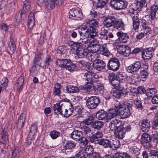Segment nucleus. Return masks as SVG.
Here are the masks:
<instances>
[{
    "label": "nucleus",
    "instance_id": "1",
    "mask_svg": "<svg viewBox=\"0 0 158 158\" xmlns=\"http://www.w3.org/2000/svg\"><path fill=\"white\" fill-rule=\"evenodd\" d=\"M114 109L110 110L107 117V120L114 118L118 114L123 118H126L130 116L131 112L128 105L121 104L119 101H116L114 103Z\"/></svg>",
    "mask_w": 158,
    "mask_h": 158
},
{
    "label": "nucleus",
    "instance_id": "2",
    "mask_svg": "<svg viewBox=\"0 0 158 158\" xmlns=\"http://www.w3.org/2000/svg\"><path fill=\"white\" fill-rule=\"evenodd\" d=\"M136 3L131 4L129 6V12L131 14H134L139 11L141 7L146 6L147 3L146 0H136Z\"/></svg>",
    "mask_w": 158,
    "mask_h": 158
},
{
    "label": "nucleus",
    "instance_id": "3",
    "mask_svg": "<svg viewBox=\"0 0 158 158\" xmlns=\"http://www.w3.org/2000/svg\"><path fill=\"white\" fill-rule=\"evenodd\" d=\"M63 110L62 115L64 117L68 118L73 113V108L71 103L68 100L67 102H64L62 106Z\"/></svg>",
    "mask_w": 158,
    "mask_h": 158
},
{
    "label": "nucleus",
    "instance_id": "4",
    "mask_svg": "<svg viewBox=\"0 0 158 158\" xmlns=\"http://www.w3.org/2000/svg\"><path fill=\"white\" fill-rule=\"evenodd\" d=\"M110 5L116 10L126 8L127 6V2L125 0H111Z\"/></svg>",
    "mask_w": 158,
    "mask_h": 158
},
{
    "label": "nucleus",
    "instance_id": "5",
    "mask_svg": "<svg viewBox=\"0 0 158 158\" xmlns=\"http://www.w3.org/2000/svg\"><path fill=\"white\" fill-rule=\"evenodd\" d=\"M83 17L81 10L79 8H72L69 11V18L72 19L79 20Z\"/></svg>",
    "mask_w": 158,
    "mask_h": 158
},
{
    "label": "nucleus",
    "instance_id": "6",
    "mask_svg": "<svg viewBox=\"0 0 158 158\" xmlns=\"http://www.w3.org/2000/svg\"><path fill=\"white\" fill-rule=\"evenodd\" d=\"M100 102V99L98 98L95 96L91 97L88 98L86 102V104L87 107L89 109H93L96 108Z\"/></svg>",
    "mask_w": 158,
    "mask_h": 158
},
{
    "label": "nucleus",
    "instance_id": "7",
    "mask_svg": "<svg viewBox=\"0 0 158 158\" xmlns=\"http://www.w3.org/2000/svg\"><path fill=\"white\" fill-rule=\"evenodd\" d=\"M84 74L83 79L85 81L86 83L90 84L96 81V79L98 77V75L95 74L92 71H87Z\"/></svg>",
    "mask_w": 158,
    "mask_h": 158
},
{
    "label": "nucleus",
    "instance_id": "8",
    "mask_svg": "<svg viewBox=\"0 0 158 158\" xmlns=\"http://www.w3.org/2000/svg\"><path fill=\"white\" fill-rule=\"evenodd\" d=\"M120 65L118 60L117 58H113L109 60L107 66L110 70L116 71L118 69Z\"/></svg>",
    "mask_w": 158,
    "mask_h": 158
},
{
    "label": "nucleus",
    "instance_id": "9",
    "mask_svg": "<svg viewBox=\"0 0 158 158\" xmlns=\"http://www.w3.org/2000/svg\"><path fill=\"white\" fill-rule=\"evenodd\" d=\"M142 68L140 62L139 61H135L133 64L127 68L128 72L131 73H135L137 72L139 69Z\"/></svg>",
    "mask_w": 158,
    "mask_h": 158
},
{
    "label": "nucleus",
    "instance_id": "10",
    "mask_svg": "<svg viewBox=\"0 0 158 158\" xmlns=\"http://www.w3.org/2000/svg\"><path fill=\"white\" fill-rule=\"evenodd\" d=\"M118 52L124 56H127L131 53V50L128 46L123 45H118L116 46Z\"/></svg>",
    "mask_w": 158,
    "mask_h": 158
},
{
    "label": "nucleus",
    "instance_id": "11",
    "mask_svg": "<svg viewBox=\"0 0 158 158\" xmlns=\"http://www.w3.org/2000/svg\"><path fill=\"white\" fill-rule=\"evenodd\" d=\"M100 46L98 41L94 40L89 42L88 48L92 52L96 53L100 49Z\"/></svg>",
    "mask_w": 158,
    "mask_h": 158
},
{
    "label": "nucleus",
    "instance_id": "12",
    "mask_svg": "<svg viewBox=\"0 0 158 158\" xmlns=\"http://www.w3.org/2000/svg\"><path fill=\"white\" fill-rule=\"evenodd\" d=\"M93 151V147L89 145L87 146L83 151H81L78 152V155H81V157H83V158H88L89 156L92 155Z\"/></svg>",
    "mask_w": 158,
    "mask_h": 158
},
{
    "label": "nucleus",
    "instance_id": "13",
    "mask_svg": "<svg viewBox=\"0 0 158 158\" xmlns=\"http://www.w3.org/2000/svg\"><path fill=\"white\" fill-rule=\"evenodd\" d=\"M115 21V18L112 16L105 17L103 19V23L104 27L109 28L113 26Z\"/></svg>",
    "mask_w": 158,
    "mask_h": 158
},
{
    "label": "nucleus",
    "instance_id": "14",
    "mask_svg": "<svg viewBox=\"0 0 158 158\" xmlns=\"http://www.w3.org/2000/svg\"><path fill=\"white\" fill-rule=\"evenodd\" d=\"M80 128L81 129L82 134H83L85 135L89 138L93 133V131L91 128L83 124H80Z\"/></svg>",
    "mask_w": 158,
    "mask_h": 158
},
{
    "label": "nucleus",
    "instance_id": "15",
    "mask_svg": "<svg viewBox=\"0 0 158 158\" xmlns=\"http://www.w3.org/2000/svg\"><path fill=\"white\" fill-rule=\"evenodd\" d=\"M78 33L80 35L81 39H84L89 38V33L88 32L87 27L85 25H83L80 28L78 29Z\"/></svg>",
    "mask_w": 158,
    "mask_h": 158
},
{
    "label": "nucleus",
    "instance_id": "16",
    "mask_svg": "<svg viewBox=\"0 0 158 158\" xmlns=\"http://www.w3.org/2000/svg\"><path fill=\"white\" fill-rule=\"evenodd\" d=\"M76 146V143L74 142L69 140L66 141L65 144L64 145L66 153L71 152Z\"/></svg>",
    "mask_w": 158,
    "mask_h": 158
},
{
    "label": "nucleus",
    "instance_id": "17",
    "mask_svg": "<svg viewBox=\"0 0 158 158\" xmlns=\"http://www.w3.org/2000/svg\"><path fill=\"white\" fill-rule=\"evenodd\" d=\"M140 70V75L141 79L142 81H144L148 78V67L146 64L143 65Z\"/></svg>",
    "mask_w": 158,
    "mask_h": 158
},
{
    "label": "nucleus",
    "instance_id": "18",
    "mask_svg": "<svg viewBox=\"0 0 158 158\" xmlns=\"http://www.w3.org/2000/svg\"><path fill=\"white\" fill-rule=\"evenodd\" d=\"M122 125V122L118 119L112 120L109 125V127L111 131H116Z\"/></svg>",
    "mask_w": 158,
    "mask_h": 158
},
{
    "label": "nucleus",
    "instance_id": "19",
    "mask_svg": "<svg viewBox=\"0 0 158 158\" xmlns=\"http://www.w3.org/2000/svg\"><path fill=\"white\" fill-rule=\"evenodd\" d=\"M110 112H109L106 114V112L104 110H102L98 111L96 114V117L99 120H102L104 119H105V120L106 122H108L110 121L112 119L109 120L107 119V117L108 114Z\"/></svg>",
    "mask_w": 158,
    "mask_h": 158
},
{
    "label": "nucleus",
    "instance_id": "20",
    "mask_svg": "<svg viewBox=\"0 0 158 158\" xmlns=\"http://www.w3.org/2000/svg\"><path fill=\"white\" fill-rule=\"evenodd\" d=\"M153 51L152 48H147L144 50L142 53L143 58L144 60L150 59L153 56Z\"/></svg>",
    "mask_w": 158,
    "mask_h": 158
},
{
    "label": "nucleus",
    "instance_id": "21",
    "mask_svg": "<svg viewBox=\"0 0 158 158\" xmlns=\"http://www.w3.org/2000/svg\"><path fill=\"white\" fill-rule=\"evenodd\" d=\"M103 136V134L100 131H98L97 133L92 135L91 136L89 137L90 141L95 143L98 144L100 141V139Z\"/></svg>",
    "mask_w": 158,
    "mask_h": 158
},
{
    "label": "nucleus",
    "instance_id": "22",
    "mask_svg": "<svg viewBox=\"0 0 158 158\" xmlns=\"http://www.w3.org/2000/svg\"><path fill=\"white\" fill-rule=\"evenodd\" d=\"M93 67L98 71H101L104 69L106 66V64L104 61L99 60L95 61L93 65Z\"/></svg>",
    "mask_w": 158,
    "mask_h": 158
},
{
    "label": "nucleus",
    "instance_id": "23",
    "mask_svg": "<svg viewBox=\"0 0 158 158\" xmlns=\"http://www.w3.org/2000/svg\"><path fill=\"white\" fill-rule=\"evenodd\" d=\"M26 119L25 114L24 113H22L18 118L17 123V129L20 130L23 127Z\"/></svg>",
    "mask_w": 158,
    "mask_h": 158
},
{
    "label": "nucleus",
    "instance_id": "24",
    "mask_svg": "<svg viewBox=\"0 0 158 158\" xmlns=\"http://www.w3.org/2000/svg\"><path fill=\"white\" fill-rule=\"evenodd\" d=\"M99 27H87L88 31L89 33V37L91 38H94L97 36L98 35V28Z\"/></svg>",
    "mask_w": 158,
    "mask_h": 158
},
{
    "label": "nucleus",
    "instance_id": "25",
    "mask_svg": "<svg viewBox=\"0 0 158 158\" xmlns=\"http://www.w3.org/2000/svg\"><path fill=\"white\" fill-rule=\"evenodd\" d=\"M69 62H71V60L70 59H58L57 60L56 64L62 68L66 69L67 66H68V64H69Z\"/></svg>",
    "mask_w": 158,
    "mask_h": 158
},
{
    "label": "nucleus",
    "instance_id": "26",
    "mask_svg": "<svg viewBox=\"0 0 158 158\" xmlns=\"http://www.w3.org/2000/svg\"><path fill=\"white\" fill-rule=\"evenodd\" d=\"M88 51L87 49H85L82 47L79 48L76 52V54L78 57L84 58L87 56Z\"/></svg>",
    "mask_w": 158,
    "mask_h": 158
},
{
    "label": "nucleus",
    "instance_id": "27",
    "mask_svg": "<svg viewBox=\"0 0 158 158\" xmlns=\"http://www.w3.org/2000/svg\"><path fill=\"white\" fill-rule=\"evenodd\" d=\"M35 23V17L34 16V12L31 11L29 13L27 21V25L28 27L30 29H32Z\"/></svg>",
    "mask_w": 158,
    "mask_h": 158
},
{
    "label": "nucleus",
    "instance_id": "28",
    "mask_svg": "<svg viewBox=\"0 0 158 158\" xmlns=\"http://www.w3.org/2000/svg\"><path fill=\"white\" fill-rule=\"evenodd\" d=\"M150 127V121L148 119L143 120L141 123L140 128L144 132H148Z\"/></svg>",
    "mask_w": 158,
    "mask_h": 158
},
{
    "label": "nucleus",
    "instance_id": "29",
    "mask_svg": "<svg viewBox=\"0 0 158 158\" xmlns=\"http://www.w3.org/2000/svg\"><path fill=\"white\" fill-rule=\"evenodd\" d=\"M115 137L118 139H122L125 136V131L124 127H121L117 131L114 132Z\"/></svg>",
    "mask_w": 158,
    "mask_h": 158
},
{
    "label": "nucleus",
    "instance_id": "30",
    "mask_svg": "<svg viewBox=\"0 0 158 158\" xmlns=\"http://www.w3.org/2000/svg\"><path fill=\"white\" fill-rule=\"evenodd\" d=\"M117 35L118 37V39L119 41L122 43L127 42L129 38L128 35L121 31L118 32Z\"/></svg>",
    "mask_w": 158,
    "mask_h": 158
},
{
    "label": "nucleus",
    "instance_id": "31",
    "mask_svg": "<svg viewBox=\"0 0 158 158\" xmlns=\"http://www.w3.org/2000/svg\"><path fill=\"white\" fill-rule=\"evenodd\" d=\"M82 134L81 131L74 130L72 133L69 134V136L70 137L74 140H79Z\"/></svg>",
    "mask_w": 158,
    "mask_h": 158
},
{
    "label": "nucleus",
    "instance_id": "32",
    "mask_svg": "<svg viewBox=\"0 0 158 158\" xmlns=\"http://www.w3.org/2000/svg\"><path fill=\"white\" fill-rule=\"evenodd\" d=\"M124 24L121 19L116 20L115 18V21L114 23V27L118 30H124Z\"/></svg>",
    "mask_w": 158,
    "mask_h": 158
},
{
    "label": "nucleus",
    "instance_id": "33",
    "mask_svg": "<svg viewBox=\"0 0 158 158\" xmlns=\"http://www.w3.org/2000/svg\"><path fill=\"white\" fill-rule=\"evenodd\" d=\"M64 104V102H60L59 103H57L53 105V110L55 113H59L62 115L63 110H62V106Z\"/></svg>",
    "mask_w": 158,
    "mask_h": 158
},
{
    "label": "nucleus",
    "instance_id": "34",
    "mask_svg": "<svg viewBox=\"0 0 158 158\" xmlns=\"http://www.w3.org/2000/svg\"><path fill=\"white\" fill-rule=\"evenodd\" d=\"M0 134L2 139L6 142H7L8 140V135L7 132V128L5 127H2L0 131Z\"/></svg>",
    "mask_w": 158,
    "mask_h": 158
},
{
    "label": "nucleus",
    "instance_id": "35",
    "mask_svg": "<svg viewBox=\"0 0 158 158\" xmlns=\"http://www.w3.org/2000/svg\"><path fill=\"white\" fill-rule=\"evenodd\" d=\"M118 79V78H117L110 83L114 86H115L117 87H121V89H124L125 87L126 86V83H124L123 84H122V81H120Z\"/></svg>",
    "mask_w": 158,
    "mask_h": 158
},
{
    "label": "nucleus",
    "instance_id": "36",
    "mask_svg": "<svg viewBox=\"0 0 158 158\" xmlns=\"http://www.w3.org/2000/svg\"><path fill=\"white\" fill-rule=\"evenodd\" d=\"M99 50L101 54L106 56H108L110 54L109 50L106 48V45L105 44L101 45Z\"/></svg>",
    "mask_w": 158,
    "mask_h": 158
},
{
    "label": "nucleus",
    "instance_id": "37",
    "mask_svg": "<svg viewBox=\"0 0 158 158\" xmlns=\"http://www.w3.org/2000/svg\"><path fill=\"white\" fill-rule=\"evenodd\" d=\"M132 19L134 29L135 30H137L139 27L140 22L138 16L136 15H134L132 17Z\"/></svg>",
    "mask_w": 158,
    "mask_h": 158
},
{
    "label": "nucleus",
    "instance_id": "38",
    "mask_svg": "<svg viewBox=\"0 0 158 158\" xmlns=\"http://www.w3.org/2000/svg\"><path fill=\"white\" fill-rule=\"evenodd\" d=\"M9 52L10 53H14L16 50V45L14 40L10 38L8 49Z\"/></svg>",
    "mask_w": 158,
    "mask_h": 158
},
{
    "label": "nucleus",
    "instance_id": "39",
    "mask_svg": "<svg viewBox=\"0 0 158 158\" xmlns=\"http://www.w3.org/2000/svg\"><path fill=\"white\" fill-rule=\"evenodd\" d=\"M98 144L102 146L105 148H110L111 146L110 140L104 139H100V141Z\"/></svg>",
    "mask_w": 158,
    "mask_h": 158
},
{
    "label": "nucleus",
    "instance_id": "40",
    "mask_svg": "<svg viewBox=\"0 0 158 158\" xmlns=\"http://www.w3.org/2000/svg\"><path fill=\"white\" fill-rule=\"evenodd\" d=\"M158 10V6L156 5H152L151 8V18L152 20L155 18L156 15Z\"/></svg>",
    "mask_w": 158,
    "mask_h": 158
},
{
    "label": "nucleus",
    "instance_id": "41",
    "mask_svg": "<svg viewBox=\"0 0 158 158\" xmlns=\"http://www.w3.org/2000/svg\"><path fill=\"white\" fill-rule=\"evenodd\" d=\"M31 7L30 3L27 0H25L24 2V5L23 7V11L21 12V14H24L28 12Z\"/></svg>",
    "mask_w": 158,
    "mask_h": 158
},
{
    "label": "nucleus",
    "instance_id": "42",
    "mask_svg": "<svg viewBox=\"0 0 158 158\" xmlns=\"http://www.w3.org/2000/svg\"><path fill=\"white\" fill-rule=\"evenodd\" d=\"M127 76L124 72H120L118 75V77L120 81H122V84L124 83H126V85L127 84L126 81L127 80Z\"/></svg>",
    "mask_w": 158,
    "mask_h": 158
},
{
    "label": "nucleus",
    "instance_id": "43",
    "mask_svg": "<svg viewBox=\"0 0 158 158\" xmlns=\"http://www.w3.org/2000/svg\"><path fill=\"white\" fill-rule=\"evenodd\" d=\"M147 96L152 98L155 96L157 93V91L154 88L149 89L145 91Z\"/></svg>",
    "mask_w": 158,
    "mask_h": 158
},
{
    "label": "nucleus",
    "instance_id": "44",
    "mask_svg": "<svg viewBox=\"0 0 158 158\" xmlns=\"http://www.w3.org/2000/svg\"><path fill=\"white\" fill-rule=\"evenodd\" d=\"M146 35H147L148 37L151 38L155 36L157 34V31L154 28L151 29L149 27L145 30Z\"/></svg>",
    "mask_w": 158,
    "mask_h": 158
},
{
    "label": "nucleus",
    "instance_id": "45",
    "mask_svg": "<svg viewBox=\"0 0 158 158\" xmlns=\"http://www.w3.org/2000/svg\"><path fill=\"white\" fill-rule=\"evenodd\" d=\"M142 142L143 143H148L151 141V138L149 135L147 133H143L141 137Z\"/></svg>",
    "mask_w": 158,
    "mask_h": 158
},
{
    "label": "nucleus",
    "instance_id": "46",
    "mask_svg": "<svg viewBox=\"0 0 158 158\" xmlns=\"http://www.w3.org/2000/svg\"><path fill=\"white\" fill-rule=\"evenodd\" d=\"M66 89L69 93H77L79 91V89L77 87L71 85L68 86L66 87Z\"/></svg>",
    "mask_w": 158,
    "mask_h": 158
},
{
    "label": "nucleus",
    "instance_id": "47",
    "mask_svg": "<svg viewBox=\"0 0 158 158\" xmlns=\"http://www.w3.org/2000/svg\"><path fill=\"white\" fill-rule=\"evenodd\" d=\"M40 67L38 65H33L30 70V75L34 76L37 74Z\"/></svg>",
    "mask_w": 158,
    "mask_h": 158
},
{
    "label": "nucleus",
    "instance_id": "48",
    "mask_svg": "<svg viewBox=\"0 0 158 158\" xmlns=\"http://www.w3.org/2000/svg\"><path fill=\"white\" fill-rule=\"evenodd\" d=\"M61 85L59 83H56L55 85L53 92V94L54 95H58V96L60 95L61 92Z\"/></svg>",
    "mask_w": 158,
    "mask_h": 158
},
{
    "label": "nucleus",
    "instance_id": "49",
    "mask_svg": "<svg viewBox=\"0 0 158 158\" xmlns=\"http://www.w3.org/2000/svg\"><path fill=\"white\" fill-rule=\"evenodd\" d=\"M94 121V118L90 116L85 119L84 120L80 123V124H83L85 125H90Z\"/></svg>",
    "mask_w": 158,
    "mask_h": 158
},
{
    "label": "nucleus",
    "instance_id": "50",
    "mask_svg": "<svg viewBox=\"0 0 158 158\" xmlns=\"http://www.w3.org/2000/svg\"><path fill=\"white\" fill-rule=\"evenodd\" d=\"M130 152L134 156H136L139 154V149L137 148L136 146H133L131 147H130Z\"/></svg>",
    "mask_w": 158,
    "mask_h": 158
},
{
    "label": "nucleus",
    "instance_id": "51",
    "mask_svg": "<svg viewBox=\"0 0 158 158\" xmlns=\"http://www.w3.org/2000/svg\"><path fill=\"white\" fill-rule=\"evenodd\" d=\"M79 146L81 148H83L87 145L88 143V141L87 139L84 137H81L79 140Z\"/></svg>",
    "mask_w": 158,
    "mask_h": 158
},
{
    "label": "nucleus",
    "instance_id": "52",
    "mask_svg": "<svg viewBox=\"0 0 158 158\" xmlns=\"http://www.w3.org/2000/svg\"><path fill=\"white\" fill-rule=\"evenodd\" d=\"M24 82V78L22 76L20 77L17 81V89L19 91H20L21 87Z\"/></svg>",
    "mask_w": 158,
    "mask_h": 158
},
{
    "label": "nucleus",
    "instance_id": "53",
    "mask_svg": "<svg viewBox=\"0 0 158 158\" xmlns=\"http://www.w3.org/2000/svg\"><path fill=\"white\" fill-rule=\"evenodd\" d=\"M64 2V0H54L50 4L49 7L53 9L55 5L57 6H60Z\"/></svg>",
    "mask_w": 158,
    "mask_h": 158
},
{
    "label": "nucleus",
    "instance_id": "54",
    "mask_svg": "<svg viewBox=\"0 0 158 158\" xmlns=\"http://www.w3.org/2000/svg\"><path fill=\"white\" fill-rule=\"evenodd\" d=\"M84 42L83 41H82V43H81V42H75L73 46L71 47V51L73 52H74L75 51L77 52L79 48L82 47V46L83 44V43Z\"/></svg>",
    "mask_w": 158,
    "mask_h": 158
},
{
    "label": "nucleus",
    "instance_id": "55",
    "mask_svg": "<svg viewBox=\"0 0 158 158\" xmlns=\"http://www.w3.org/2000/svg\"><path fill=\"white\" fill-rule=\"evenodd\" d=\"M123 90L121 89V87H120L119 89L114 90L113 91V96L117 98H120L122 94V90Z\"/></svg>",
    "mask_w": 158,
    "mask_h": 158
},
{
    "label": "nucleus",
    "instance_id": "56",
    "mask_svg": "<svg viewBox=\"0 0 158 158\" xmlns=\"http://www.w3.org/2000/svg\"><path fill=\"white\" fill-rule=\"evenodd\" d=\"M86 23L88 27H99L97 21L94 19H88L86 21Z\"/></svg>",
    "mask_w": 158,
    "mask_h": 158
},
{
    "label": "nucleus",
    "instance_id": "57",
    "mask_svg": "<svg viewBox=\"0 0 158 158\" xmlns=\"http://www.w3.org/2000/svg\"><path fill=\"white\" fill-rule=\"evenodd\" d=\"M89 53L88 52L87 56L86 57H87L88 59L91 61H93L94 62L95 61L98 60L97 59V57L96 55L94 54V52Z\"/></svg>",
    "mask_w": 158,
    "mask_h": 158
},
{
    "label": "nucleus",
    "instance_id": "58",
    "mask_svg": "<svg viewBox=\"0 0 158 158\" xmlns=\"http://www.w3.org/2000/svg\"><path fill=\"white\" fill-rule=\"evenodd\" d=\"M8 80L6 77H4L0 81V86L5 90L8 85Z\"/></svg>",
    "mask_w": 158,
    "mask_h": 158
},
{
    "label": "nucleus",
    "instance_id": "59",
    "mask_svg": "<svg viewBox=\"0 0 158 158\" xmlns=\"http://www.w3.org/2000/svg\"><path fill=\"white\" fill-rule=\"evenodd\" d=\"M103 125V122L99 121H96L94 123L93 127L94 128L99 130L102 128Z\"/></svg>",
    "mask_w": 158,
    "mask_h": 158
},
{
    "label": "nucleus",
    "instance_id": "60",
    "mask_svg": "<svg viewBox=\"0 0 158 158\" xmlns=\"http://www.w3.org/2000/svg\"><path fill=\"white\" fill-rule=\"evenodd\" d=\"M111 147L110 148H112L113 146L115 148H117L120 146V143L118 140L115 139L114 140H110Z\"/></svg>",
    "mask_w": 158,
    "mask_h": 158
},
{
    "label": "nucleus",
    "instance_id": "61",
    "mask_svg": "<svg viewBox=\"0 0 158 158\" xmlns=\"http://www.w3.org/2000/svg\"><path fill=\"white\" fill-rule=\"evenodd\" d=\"M37 129V127L35 124H33L31 125L30 129V132L29 135L33 136L36 132Z\"/></svg>",
    "mask_w": 158,
    "mask_h": 158
},
{
    "label": "nucleus",
    "instance_id": "62",
    "mask_svg": "<svg viewBox=\"0 0 158 158\" xmlns=\"http://www.w3.org/2000/svg\"><path fill=\"white\" fill-rule=\"evenodd\" d=\"M50 135L52 139H55L60 136V133L56 130H54L50 132Z\"/></svg>",
    "mask_w": 158,
    "mask_h": 158
},
{
    "label": "nucleus",
    "instance_id": "63",
    "mask_svg": "<svg viewBox=\"0 0 158 158\" xmlns=\"http://www.w3.org/2000/svg\"><path fill=\"white\" fill-rule=\"evenodd\" d=\"M20 151L19 148L16 147L12 151V154L11 156V158H15L19 153Z\"/></svg>",
    "mask_w": 158,
    "mask_h": 158
},
{
    "label": "nucleus",
    "instance_id": "64",
    "mask_svg": "<svg viewBox=\"0 0 158 158\" xmlns=\"http://www.w3.org/2000/svg\"><path fill=\"white\" fill-rule=\"evenodd\" d=\"M150 154L151 158H158V151L157 150H151Z\"/></svg>",
    "mask_w": 158,
    "mask_h": 158
}]
</instances>
